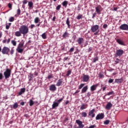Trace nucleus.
Returning a JSON list of instances; mask_svg holds the SVG:
<instances>
[{"label":"nucleus","mask_w":128,"mask_h":128,"mask_svg":"<svg viewBox=\"0 0 128 128\" xmlns=\"http://www.w3.org/2000/svg\"><path fill=\"white\" fill-rule=\"evenodd\" d=\"M16 50L18 51V52H19L20 54H22V52H24V49H22V48H17L16 49Z\"/></svg>","instance_id":"28"},{"label":"nucleus","mask_w":128,"mask_h":128,"mask_svg":"<svg viewBox=\"0 0 128 128\" xmlns=\"http://www.w3.org/2000/svg\"><path fill=\"white\" fill-rule=\"evenodd\" d=\"M54 76H52V74H50V75H48L47 78L48 80H50V78H53Z\"/></svg>","instance_id":"46"},{"label":"nucleus","mask_w":128,"mask_h":128,"mask_svg":"<svg viewBox=\"0 0 128 128\" xmlns=\"http://www.w3.org/2000/svg\"><path fill=\"white\" fill-rule=\"evenodd\" d=\"M80 90H76L74 94H78V92H80Z\"/></svg>","instance_id":"64"},{"label":"nucleus","mask_w":128,"mask_h":128,"mask_svg":"<svg viewBox=\"0 0 128 128\" xmlns=\"http://www.w3.org/2000/svg\"><path fill=\"white\" fill-rule=\"evenodd\" d=\"M62 84V80L59 79L56 84V86H60Z\"/></svg>","instance_id":"18"},{"label":"nucleus","mask_w":128,"mask_h":128,"mask_svg":"<svg viewBox=\"0 0 128 128\" xmlns=\"http://www.w3.org/2000/svg\"><path fill=\"white\" fill-rule=\"evenodd\" d=\"M23 4H28V1L26 0H24L22 2Z\"/></svg>","instance_id":"57"},{"label":"nucleus","mask_w":128,"mask_h":128,"mask_svg":"<svg viewBox=\"0 0 128 128\" xmlns=\"http://www.w3.org/2000/svg\"><path fill=\"white\" fill-rule=\"evenodd\" d=\"M19 30L22 34H26L28 32V27L26 25H22L19 28Z\"/></svg>","instance_id":"1"},{"label":"nucleus","mask_w":128,"mask_h":128,"mask_svg":"<svg viewBox=\"0 0 128 128\" xmlns=\"http://www.w3.org/2000/svg\"><path fill=\"white\" fill-rule=\"evenodd\" d=\"M10 38H8V40H7V42H6V44H10Z\"/></svg>","instance_id":"62"},{"label":"nucleus","mask_w":128,"mask_h":128,"mask_svg":"<svg viewBox=\"0 0 128 128\" xmlns=\"http://www.w3.org/2000/svg\"><path fill=\"white\" fill-rule=\"evenodd\" d=\"M23 47H24V43H20L18 44L17 48H22Z\"/></svg>","instance_id":"34"},{"label":"nucleus","mask_w":128,"mask_h":128,"mask_svg":"<svg viewBox=\"0 0 128 128\" xmlns=\"http://www.w3.org/2000/svg\"><path fill=\"white\" fill-rule=\"evenodd\" d=\"M49 90L50 92H56V84H51L49 86Z\"/></svg>","instance_id":"10"},{"label":"nucleus","mask_w":128,"mask_h":128,"mask_svg":"<svg viewBox=\"0 0 128 128\" xmlns=\"http://www.w3.org/2000/svg\"><path fill=\"white\" fill-rule=\"evenodd\" d=\"M18 108V104L17 102H16L15 104H13V108L14 110H16V108Z\"/></svg>","instance_id":"29"},{"label":"nucleus","mask_w":128,"mask_h":128,"mask_svg":"<svg viewBox=\"0 0 128 128\" xmlns=\"http://www.w3.org/2000/svg\"><path fill=\"white\" fill-rule=\"evenodd\" d=\"M26 92V89L24 88H22L20 90V92H18L19 96H22V94Z\"/></svg>","instance_id":"21"},{"label":"nucleus","mask_w":128,"mask_h":128,"mask_svg":"<svg viewBox=\"0 0 128 128\" xmlns=\"http://www.w3.org/2000/svg\"><path fill=\"white\" fill-rule=\"evenodd\" d=\"M116 42L121 46H124V43L122 42V40H120V39L116 40Z\"/></svg>","instance_id":"20"},{"label":"nucleus","mask_w":128,"mask_h":128,"mask_svg":"<svg viewBox=\"0 0 128 128\" xmlns=\"http://www.w3.org/2000/svg\"><path fill=\"white\" fill-rule=\"evenodd\" d=\"M94 109L92 110L88 113L89 116L94 118V116H96V114H94Z\"/></svg>","instance_id":"12"},{"label":"nucleus","mask_w":128,"mask_h":128,"mask_svg":"<svg viewBox=\"0 0 128 128\" xmlns=\"http://www.w3.org/2000/svg\"><path fill=\"white\" fill-rule=\"evenodd\" d=\"M92 47L89 48L88 52H92Z\"/></svg>","instance_id":"59"},{"label":"nucleus","mask_w":128,"mask_h":128,"mask_svg":"<svg viewBox=\"0 0 128 128\" xmlns=\"http://www.w3.org/2000/svg\"><path fill=\"white\" fill-rule=\"evenodd\" d=\"M104 118V113H100V114H98L96 116V120H102Z\"/></svg>","instance_id":"7"},{"label":"nucleus","mask_w":128,"mask_h":128,"mask_svg":"<svg viewBox=\"0 0 128 128\" xmlns=\"http://www.w3.org/2000/svg\"><path fill=\"white\" fill-rule=\"evenodd\" d=\"M34 100H30V106H34Z\"/></svg>","instance_id":"39"},{"label":"nucleus","mask_w":128,"mask_h":128,"mask_svg":"<svg viewBox=\"0 0 128 128\" xmlns=\"http://www.w3.org/2000/svg\"><path fill=\"white\" fill-rule=\"evenodd\" d=\"M104 124H106V126H108V124H110V120H106L104 122Z\"/></svg>","instance_id":"42"},{"label":"nucleus","mask_w":128,"mask_h":128,"mask_svg":"<svg viewBox=\"0 0 128 128\" xmlns=\"http://www.w3.org/2000/svg\"><path fill=\"white\" fill-rule=\"evenodd\" d=\"M2 78H4V76H2V73H0V80H2Z\"/></svg>","instance_id":"53"},{"label":"nucleus","mask_w":128,"mask_h":128,"mask_svg":"<svg viewBox=\"0 0 128 128\" xmlns=\"http://www.w3.org/2000/svg\"><path fill=\"white\" fill-rule=\"evenodd\" d=\"M70 74H72V70H68L67 72V74H66V76H70Z\"/></svg>","instance_id":"43"},{"label":"nucleus","mask_w":128,"mask_h":128,"mask_svg":"<svg viewBox=\"0 0 128 128\" xmlns=\"http://www.w3.org/2000/svg\"><path fill=\"white\" fill-rule=\"evenodd\" d=\"M119 28L122 30H128V25L127 24H122L120 26Z\"/></svg>","instance_id":"6"},{"label":"nucleus","mask_w":128,"mask_h":128,"mask_svg":"<svg viewBox=\"0 0 128 128\" xmlns=\"http://www.w3.org/2000/svg\"><path fill=\"white\" fill-rule=\"evenodd\" d=\"M62 7V6L60 5H58L56 8V10H60V8Z\"/></svg>","instance_id":"47"},{"label":"nucleus","mask_w":128,"mask_h":128,"mask_svg":"<svg viewBox=\"0 0 128 128\" xmlns=\"http://www.w3.org/2000/svg\"><path fill=\"white\" fill-rule=\"evenodd\" d=\"M77 20H80V18H82V15L80 14L78 16H77L76 18Z\"/></svg>","instance_id":"44"},{"label":"nucleus","mask_w":128,"mask_h":128,"mask_svg":"<svg viewBox=\"0 0 128 128\" xmlns=\"http://www.w3.org/2000/svg\"><path fill=\"white\" fill-rule=\"evenodd\" d=\"M8 20L10 22H14V17L11 16L9 18Z\"/></svg>","instance_id":"32"},{"label":"nucleus","mask_w":128,"mask_h":128,"mask_svg":"<svg viewBox=\"0 0 128 128\" xmlns=\"http://www.w3.org/2000/svg\"><path fill=\"white\" fill-rule=\"evenodd\" d=\"M11 24H12V23H8V25H6V30H9L10 26Z\"/></svg>","instance_id":"41"},{"label":"nucleus","mask_w":128,"mask_h":128,"mask_svg":"<svg viewBox=\"0 0 128 128\" xmlns=\"http://www.w3.org/2000/svg\"><path fill=\"white\" fill-rule=\"evenodd\" d=\"M120 59L118 58H116V60H115V62H116V64H118L120 62Z\"/></svg>","instance_id":"52"},{"label":"nucleus","mask_w":128,"mask_h":128,"mask_svg":"<svg viewBox=\"0 0 128 128\" xmlns=\"http://www.w3.org/2000/svg\"><path fill=\"white\" fill-rule=\"evenodd\" d=\"M11 42H12V44L13 46H16V40H12L11 41Z\"/></svg>","instance_id":"38"},{"label":"nucleus","mask_w":128,"mask_h":128,"mask_svg":"<svg viewBox=\"0 0 128 128\" xmlns=\"http://www.w3.org/2000/svg\"><path fill=\"white\" fill-rule=\"evenodd\" d=\"M14 49H12V50L10 51V54H14Z\"/></svg>","instance_id":"60"},{"label":"nucleus","mask_w":128,"mask_h":128,"mask_svg":"<svg viewBox=\"0 0 128 128\" xmlns=\"http://www.w3.org/2000/svg\"><path fill=\"white\" fill-rule=\"evenodd\" d=\"M20 106H24V102H22L20 103Z\"/></svg>","instance_id":"63"},{"label":"nucleus","mask_w":128,"mask_h":128,"mask_svg":"<svg viewBox=\"0 0 128 128\" xmlns=\"http://www.w3.org/2000/svg\"><path fill=\"white\" fill-rule=\"evenodd\" d=\"M64 96H63L62 98H61L58 100H57V102H57L58 104H60L62 102V100H64Z\"/></svg>","instance_id":"30"},{"label":"nucleus","mask_w":128,"mask_h":128,"mask_svg":"<svg viewBox=\"0 0 128 128\" xmlns=\"http://www.w3.org/2000/svg\"><path fill=\"white\" fill-rule=\"evenodd\" d=\"M40 22V18H38V17H36L34 20V24H38Z\"/></svg>","instance_id":"27"},{"label":"nucleus","mask_w":128,"mask_h":128,"mask_svg":"<svg viewBox=\"0 0 128 128\" xmlns=\"http://www.w3.org/2000/svg\"><path fill=\"white\" fill-rule=\"evenodd\" d=\"M84 84H81L79 86H78V90H82V88H84Z\"/></svg>","instance_id":"36"},{"label":"nucleus","mask_w":128,"mask_h":128,"mask_svg":"<svg viewBox=\"0 0 128 128\" xmlns=\"http://www.w3.org/2000/svg\"><path fill=\"white\" fill-rule=\"evenodd\" d=\"M104 74L102 72H100L99 74H98V77L100 78H104Z\"/></svg>","instance_id":"35"},{"label":"nucleus","mask_w":128,"mask_h":128,"mask_svg":"<svg viewBox=\"0 0 128 128\" xmlns=\"http://www.w3.org/2000/svg\"><path fill=\"white\" fill-rule=\"evenodd\" d=\"M2 52L3 54H8V52H10V48L4 46L2 49Z\"/></svg>","instance_id":"5"},{"label":"nucleus","mask_w":128,"mask_h":128,"mask_svg":"<svg viewBox=\"0 0 128 128\" xmlns=\"http://www.w3.org/2000/svg\"><path fill=\"white\" fill-rule=\"evenodd\" d=\"M69 36H70V34H68V32H66L62 34V38H68Z\"/></svg>","instance_id":"24"},{"label":"nucleus","mask_w":128,"mask_h":128,"mask_svg":"<svg viewBox=\"0 0 128 128\" xmlns=\"http://www.w3.org/2000/svg\"><path fill=\"white\" fill-rule=\"evenodd\" d=\"M77 42L78 44H82V42H84V38H79L77 40Z\"/></svg>","instance_id":"17"},{"label":"nucleus","mask_w":128,"mask_h":128,"mask_svg":"<svg viewBox=\"0 0 128 128\" xmlns=\"http://www.w3.org/2000/svg\"><path fill=\"white\" fill-rule=\"evenodd\" d=\"M17 14H18V16H20V9L18 8L17 10Z\"/></svg>","instance_id":"49"},{"label":"nucleus","mask_w":128,"mask_h":128,"mask_svg":"<svg viewBox=\"0 0 128 128\" xmlns=\"http://www.w3.org/2000/svg\"><path fill=\"white\" fill-rule=\"evenodd\" d=\"M86 104H82L81 105L80 110H86Z\"/></svg>","instance_id":"23"},{"label":"nucleus","mask_w":128,"mask_h":128,"mask_svg":"<svg viewBox=\"0 0 128 128\" xmlns=\"http://www.w3.org/2000/svg\"><path fill=\"white\" fill-rule=\"evenodd\" d=\"M98 86V84H96L92 86L90 88V90L91 92H94V90H96V88Z\"/></svg>","instance_id":"11"},{"label":"nucleus","mask_w":128,"mask_h":128,"mask_svg":"<svg viewBox=\"0 0 128 128\" xmlns=\"http://www.w3.org/2000/svg\"><path fill=\"white\" fill-rule=\"evenodd\" d=\"M100 26L98 25H94L91 28V31L92 32H96L98 30Z\"/></svg>","instance_id":"8"},{"label":"nucleus","mask_w":128,"mask_h":128,"mask_svg":"<svg viewBox=\"0 0 128 128\" xmlns=\"http://www.w3.org/2000/svg\"><path fill=\"white\" fill-rule=\"evenodd\" d=\"M122 82H124V78H120L115 79V82L116 84H122Z\"/></svg>","instance_id":"15"},{"label":"nucleus","mask_w":128,"mask_h":128,"mask_svg":"<svg viewBox=\"0 0 128 128\" xmlns=\"http://www.w3.org/2000/svg\"><path fill=\"white\" fill-rule=\"evenodd\" d=\"M28 6H29L28 8H34V3L32 2H28Z\"/></svg>","instance_id":"25"},{"label":"nucleus","mask_w":128,"mask_h":128,"mask_svg":"<svg viewBox=\"0 0 128 128\" xmlns=\"http://www.w3.org/2000/svg\"><path fill=\"white\" fill-rule=\"evenodd\" d=\"M62 5L63 6H64V8H66L68 6V2L67 1H64L62 2Z\"/></svg>","instance_id":"31"},{"label":"nucleus","mask_w":128,"mask_h":128,"mask_svg":"<svg viewBox=\"0 0 128 128\" xmlns=\"http://www.w3.org/2000/svg\"><path fill=\"white\" fill-rule=\"evenodd\" d=\"M98 60V57L96 56L93 59V62H96Z\"/></svg>","instance_id":"40"},{"label":"nucleus","mask_w":128,"mask_h":128,"mask_svg":"<svg viewBox=\"0 0 128 128\" xmlns=\"http://www.w3.org/2000/svg\"><path fill=\"white\" fill-rule=\"evenodd\" d=\"M96 12H94L92 14V18H96Z\"/></svg>","instance_id":"54"},{"label":"nucleus","mask_w":128,"mask_h":128,"mask_svg":"<svg viewBox=\"0 0 128 128\" xmlns=\"http://www.w3.org/2000/svg\"><path fill=\"white\" fill-rule=\"evenodd\" d=\"M108 82L109 84H112V82H114V79H110L108 81Z\"/></svg>","instance_id":"50"},{"label":"nucleus","mask_w":128,"mask_h":128,"mask_svg":"<svg viewBox=\"0 0 128 128\" xmlns=\"http://www.w3.org/2000/svg\"><path fill=\"white\" fill-rule=\"evenodd\" d=\"M14 35L16 36H22V32H20V31H16V32H15V34Z\"/></svg>","instance_id":"26"},{"label":"nucleus","mask_w":128,"mask_h":128,"mask_svg":"<svg viewBox=\"0 0 128 128\" xmlns=\"http://www.w3.org/2000/svg\"><path fill=\"white\" fill-rule=\"evenodd\" d=\"M88 86L83 87L81 91V94H84V92H86V90H88Z\"/></svg>","instance_id":"16"},{"label":"nucleus","mask_w":128,"mask_h":128,"mask_svg":"<svg viewBox=\"0 0 128 128\" xmlns=\"http://www.w3.org/2000/svg\"><path fill=\"white\" fill-rule=\"evenodd\" d=\"M96 10V12L98 14L100 15V12H102V6H98L96 7L95 8Z\"/></svg>","instance_id":"9"},{"label":"nucleus","mask_w":128,"mask_h":128,"mask_svg":"<svg viewBox=\"0 0 128 128\" xmlns=\"http://www.w3.org/2000/svg\"><path fill=\"white\" fill-rule=\"evenodd\" d=\"M112 108V104L110 102H108L106 106V108L108 110H110Z\"/></svg>","instance_id":"14"},{"label":"nucleus","mask_w":128,"mask_h":128,"mask_svg":"<svg viewBox=\"0 0 128 128\" xmlns=\"http://www.w3.org/2000/svg\"><path fill=\"white\" fill-rule=\"evenodd\" d=\"M36 28V25L34 24H32L30 26V28H31V30H32V28Z\"/></svg>","instance_id":"48"},{"label":"nucleus","mask_w":128,"mask_h":128,"mask_svg":"<svg viewBox=\"0 0 128 128\" xmlns=\"http://www.w3.org/2000/svg\"><path fill=\"white\" fill-rule=\"evenodd\" d=\"M8 6L9 8H12V4L10 3H8Z\"/></svg>","instance_id":"56"},{"label":"nucleus","mask_w":128,"mask_h":128,"mask_svg":"<svg viewBox=\"0 0 128 128\" xmlns=\"http://www.w3.org/2000/svg\"><path fill=\"white\" fill-rule=\"evenodd\" d=\"M114 91H112L111 92H108L107 94L108 96H112V94H114Z\"/></svg>","instance_id":"45"},{"label":"nucleus","mask_w":128,"mask_h":128,"mask_svg":"<svg viewBox=\"0 0 128 128\" xmlns=\"http://www.w3.org/2000/svg\"><path fill=\"white\" fill-rule=\"evenodd\" d=\"M108 28V24H104L103 25V28Z\"/></svg>","instance_id":"55"},{"label":"nucleus","mask_w":128,"mask_h":128,"mask_svg":"<svg viewBox=\"0 0 128 128\" xmlns=\"http://www.w3.org/2000/svg\"><path fill=\"white\" fill-rule=\"evenodd\" d=\"M42 38L44 39V40H46V33H43L42 34Z\"/></svg>","instance_id":"37"},{"label":"nucleus","mask_w":128,"mask_h":128,"mask_svg":"<svg viewBox=\"0 0 128 128\" xmlns=\"http://www.w3.org/2000/svg\"><path fill=\"white\" fill-rule=\"evenodd\" d=\"M76 124H77L78 126H80V128H84V125L82 124V122L80 120H76Z\"/></svg>","instance_id":"13"},{"label":"nucleus","mask_w":128,"mask_h":128,"mask_svg":"<svg viewBox=\"0 0 128 128\" xmlns=\"http://www.w3.org/2000/svg\"><path fill=\"white\" fill-rule=\"evenodd\" d=\"M59 104L57 103V102H53V104L52 105V108H58V106Z\"/></svg>","instance_id":"19"},{"label":"nucleus","mask_w":128,"mask_h":128,"mask_svg":"<svg viewBox=\"0 0 128 128\" xmlns=\"http://www.w3.org/2000/svg\"><path fill=\"white\" fill-rule=\"evenodd\" d=\"M124 52L122 49L117 50L115 54V56L116 57H120L122 54H124Z\"/></svg>","instance_id":"4"},{"label":"nucleus","mask_w":128,"mask_h":128,"mask_svg":"<svg viewBox=\"0 0 128 128\" xmlns=\"http://www.w3.org/2000/svg\"><path fill=\"white\" fill-rule=\"evenodd\" d=\"M90 94H91L90 92H88L87 93V96H88V98H90Z\"/></svg>","instance_id":"58"},{"label":"nucleus","mask_w":128,"mask_h":128,"mask_svg":"<svg viewBox=\"0 0 128 128\" xmlns=\"http://www.w3.org/2000/svg\"><path fill=\"white\" fill-rule=\"evenodd\" d=\"M70 18H67L66 20V24H67L68 26V28H70Z\"/></svg>","instance_id":"22"},{"label":"nucleus","mask_w":128,"mask_h":128,"mask_svg":"<svg viewBox=\"0 0 128 128\" xmlns=\"http://www.w3.org/2000/svg\"><path fill=\"white\" fill-rule=\"evenodd\" d=\"M82 118H86L88 116V114L86 112H82Z\"/></svg>","instance_id":"33"},{"label":"nucleus","mask_w":128,"mask_h":128,"mask_svg":"<svg viewBox=\"0 0 128 128\" xmlns=\"http://www.w3.org/2000/svg\"><path fill=\"white\" fill-rule=\"evenodd\" d=\"M42 24L41 22H39V23L36 25V26L37 28H38V26H40V24Z\"/></svg>","instance_id":"61"},{"label":"nucleus","mask_w":128,"mask_h":128,"mask_svg":"<svg viewBox=\"0 0 128 128\" xmlns=\"http://www.w3.org/2000/svg\"><path fill=\"white\" fill-rule=\"evenodd\" d=\"M82 80L83 82H88L90 80V76L88 74H82Z\"/></svg>","instance_id":"3"},{"label":"nucleus","mask_w":128,"mask_h":128,"mask_svg":"<svg viewBox=\"0 0 128 128\" xmlns=\"http://www.w3.org/2000/svg\"><path fill=\"white\" fill-rule=\"evenodd\" d=\"M74 48H72L70 50L69 52H74Z\"/></svg>","instance_id":"51"},{"label":"nucleus","mask_w":128,"mask_h":128,"mask_svg":"<svg viewBox=\"0 0 128 128\" xmlns=\"http://www.w3.org/2000/svg\"><path fill=\"white\" fill-rule=\"evenodd\" d=\"M10 74H12V71L6 68V71L4 72V76L5 78V80H8V78H10Z\"/></svg>","instance_id":"2"}]
</instances>
